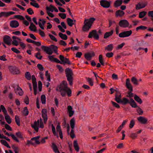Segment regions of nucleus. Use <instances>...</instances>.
Instances as JSON below:
<instances>
[{
  "label": "nucleus",
  "mask_w": 153,
  "mask_h": 153,
  "mask_svg": "<svg viewBox=\"0 0 153 153\" xmlns=\"http://www.w3.org/2000/svg\"><path fill=\"white\" fill-rule=\"evenodd\" d=\"M39 136H37L32 138L31 139L32 145L34 146L36 144H39L40 143V141L39 140Z\"/></svg>",
  "instance_id": "14"
},
{
  "label": "nucleus",
  "mask_w": 153,
  "mask_h": 153,
  "mask_svg": "<svg viewBox=\"0 0 153 153\" xmlns=\"http://www.w3.org/2000/svg\"><path fill=\"white\" fill-rule=\"evenodd\" d=\"M55 7L52 5H50L49 7L47 6L46 7L47 13L48 15L51 17L53 18L54 17V15L50 12H53L54 11Z\"/></svg>",
  "instance_id": "4"
},
{
  "label": "nucleus",
  "mask_w": 153,
  "mask_h": 153,
  "mask_svg": "<svg viewBox=\"0 0 153 153\" xmlns=\"http://www.w3.org/2000/svg\"><path fill=\"white\" fill-rule=\"evenodd\" d=\"M49 36L52 40L56 42H57V39L54 36L50 34H49Z\"/></svg>",
  "instance_id": "62"
},
{
  "label": "nucleus",
  "mask_w": 153,
  "mask_h": 153,
  "mask_svg": "<svg viewBox=\"0 0 153 153\" xmlns=\"http://www.w3.org/2000/svg\"><path fill=\"white\" fill-rule=\"evenodd\" d=\"M8 68L10 72L13 74H18L20 73L19 69L15 66H9Z\"/></svg>",
  "instance_id": "8"
},
{
  "label": "nucleus",
  "mask_w": 153,
  "mask_h": 153,
  "mask_svg": "<svg viewBox=\"0 0 153 153\" xmlns=\"http://www.w3.org/2000/svg\"><path fill=\"white\" fill-rule=\"evenodd\" d=\"M137 111L139 115H142L143 114V111L141 108L140 107H138L137 110Z\"/></svg>",
  "instance_id": "58"
},
{
  "label": "nucleus",
  "mask_w": 153,
  "mask_h": 153,
  "mask_svg": "<svg viewBox=\"0 0 153 153\" xmlns=\"http://www.w3.org/2000/svg\"><path fill=\"white\" fill-rule=\"evenodd\" d=\"M95 19L94 18H91L89 19H85L84 25L82 27V30L84 31H88L92 25Z\"/></svg>",
  "instance_id": "1"
},
{
  "label": "nucleus",
  "mask_w": 153,
  "mask_h": 153,
  "mask_svg": "<svg viewBox=\"0 0 153 153\" xmlns=\"http://www.w3.org/2000/svg\"><path fill=\"white\" fill-rule=\"evenodd\" d=\"M75 21H76L75 20L74 21L70 18H68L67 19L68 24V25L70 27L72 26Z\"/></svg>",
  "instance_id": "27"
},
{
  "label": "nucleus",
  "mask_w": 153,
  "mask_h": 153,
  "mask_svg": "<svg viewBox=\"0 0 153 153\" xmlns=\"http://www.w3.org/2000/svg\"><path fill=\"white\" fill-rule=\"evenodd\" d=\"M58 15L62 19H65L66 17V14L65 13H59Z\"/></svg>",
  "instance_id": "60"
},
{
  "label": "nucleus",
  "mask_w": 153,
  "mask_h": 153,
  "mask_svg": "<svg viewBox=\"0 0 153 153\" xmlns=\"http://www.w3.org/2000/svg\"><path fill=\"white\" fill-rule=\"evenodd\" d=\"M99 61L102 65H104V63L102 59V55H100L99 56Z\"/></svg>",
  "instance_id": "49"
},
{
  "label": "nucleus",
  "mask_w": 153,
  "mask_h": 153,
  "mask_svg": "<svg viewBox=\"0 0 153 153\" xmlns=\"http://www.w3.org/2000/svg\"><path fill=\"white\" fill-rule=\"evenodd\" d=\"M10 26L12 28H16L19 25V24L18 21L16 20H12L10 22Z\"/></svg>",
  "instance_id": "18"
},
{
  "label": "nucleus",
  "mask_w": 153,
  "mask_h": 153,
  "mask_svg": "<svg viewBox=\"0 0 153 153\" xmlns=\"http://www.w3.org/2000/svg\"><path fill=\"white\" fill-rule=\"evenodd\" d=\"M131 81L134 85H137L139 84L138 81L137 79L135 77H132L131 79Z\"/></svg>",
  "instance_id": "41"
},
{
  "label": "nucleus",
  "mask_w": 153,
  "mask_h": 153,
  "mask_svg": "<svg viewBox=\"0 0 153 153\" xmlns=\"http://www.w3.org/2000/svg\"><path fill=\"white\" fill-rule=\"evenodd\" d=\"M121 94L120 93H117L115 95V100L117 103H120L121 100Z\"/></svg>",
  "instance_id": "25"
},
{
  "label": "nucleus",
  "mask_w": 153,
  "mask_h": 153,
  "mask_svg": "<svg viewBox=\"0 0 153 153\" xmlns=\"http://www.w3.org/2000/svg\"><path fill=\"white\" fill-rule=\"evenodd\" d=\"M125 14V13L123 11L119 10L117 11L115 13V16L117 17H122Z\"/></svg>",
  "instance_id": "23"
},
{
  "label": "nucleus",
  "mask_w": 153,
  "mask_h": 153,
  "mask_svg": "<svg viewBox=\"0 0 153 153\" xmlns=\"http://www.w3.org/2000/svg\"><path fill=\"white\" fill-rule=\"evenodd\" d=\"M51 129L52 132L53 134L55 135L58 138L59 137L58 136L56 133L55 128L53 124L51 125Z\"/></svg>",
  "instance_id": "47"
},
{
  "label": "nucleus",
  "mask_w": 153,
  "mask_h": 153,
  "mask_svg": "<svg viewBox=\"0 0 153 153\" xmlns=\"http://www.w3.org/2000/svg\"><path fill=\"white\" fill-rule=\"evenodd\" d=\"M2 17H7L6 12H2L0 13V18Z\"/></svg>",
  "instance_id": "61"
},
{
  "label": "nucleus",
  "mask_w": 153,
  "mask_h": 153,
  "mask_svg": "<svg viewBox=\"0 0 153 153\" xmlns=\"http://www.w3.org/2000/svg\"><path fill=\"white\" fill-rule=\"evenodd\" d=\"M65 74L67 80L69 82L70 85H73V73L72 70L69 68H67L65 70Z\"/></svg>",
  "instance_id": "3"
},
{
  "label": "nucleus",
  "mask_w": 153,
  "mask_h": 153,
  "mask_svg": "<svg viewBox=\"0 0 153 153\" xmlns=\"http://www.w3.org/2000/svg\"><path fill=\"white\" fill-rule=\"evenodd\" d=\"M42 117L44 119V122L46 123L47 120V110L45 109H44L42 111Z\"/></svg>",
  "instance_id": "20"
},
{
  "label": "nucleus",
  "mask_w": 153,
  "mask_h": 153,
  "mask_svg": "<svg viewBox=\"0 0 153 153\" xmlns=\"http://www.w3.org/2000/svg\"><path fill=\"white\" fill-rule=\"evenodd\" d=\"M111 102L112 104V106L117 109H119L120 108V105L117 103L114 102L113 101H111Z\"/></svg>",
  "instance_id": "40"
},
{
  "label": "nucleus",
  "mask_w": 153,
  "mask_h": 153,
  "mask_svg": "<svg viewBox=\"0 0 153 153\" xmlns=\"http://www.w3.org/2000/svg\"><path fill=\"white\" fill-rule=\"evenodd\" d=\"M65 91L66 92V93L69 97H70L71 96V91L69 88H68V89Z\"/></svg>",
  "instance_id": "64"
},
{
  "label": "nucleus",
  "mask_w": 153,
  "mask_h": 153,
  "mask_svg": "<svg viewBox=\"0 0 153 153\" xmlns=\"http://www.w3.org/2000/svg\"><path fill=\"white\" fill-rule=\"evenodd\" d=\"M59 35L62 39L66 40L67 39L68 37L65 34H63L61 33H59Z\"/></svg>",
  "instance_id": "39"
},
{
  "label": "nucleus",
  "mask_w": 153,
  "mask_h": 153,
  "mask_svg": "<svg viewBox=\"0 0 153 153\" xmlns=\"http://www.w3.org/2000/svg\"><path fill=\"white\" fill-rule=\"evenodd\" d=\"M129 104L133 108H136L137 107V105L136 103L134 101V100L132 98H130V102Z\"/></svg>",
  "instance_id": "26"
},
{
  "label": "nucleus",
  "mask_w": 153,
  "mask_h": 153,
  "mask_svg": "<svg viewBox=\"0 0 153 153\" xmlns=\"http://www.w3.org/2000/svg\"><path fill=\"white\" fill-rule=\"evenodd\" d=\"M113 30H112L109 32H107L104 35V38L105 39H106L110 36H111L113 34Z\"/></svg>",
  "instance_id": "30"
},
{
  "label": "nucleus",
  "mask_w": 153,
  "mask_h": 153,
  "mask_svg": "<svg viewBox=\"0 0 153 153\" xmlns=\"http://www.w3.org/2000/svg\"><path fill=\"white\" fill-rule=\"evenodd\" d=\"M137 137V134L131 132L130 135V137L133 139H136Z\"/></svg>",
  "instance_id": "44"
},
{
  "label": "nucleus",
  "mask_w": 153,
  "mask_h": 153,
  "mask_svg": "<svg viewBox=\"0 0 153 153\" xmlns=\"http://www.w3.org/2000/svg\"><path fill=\"white\" fill-rule=\"evenodd\" d=\"M130 100H129L127 98H123L122 100H121V102L123 105H126L127 104L129 103Z\"/></svg>",
  "instance_id": "32"
},
{
  "label": "nucleus",
  "mask_w": 153,
  "mask_h": 153,
  "mask_svg": "<svg viewBox=\"0 0 153 153\" xmlns=\"http://www.w3.org/2000/svg\"><path fill=\"white\" fill-rule=\"evenodd\" d=\"M147 28V27L145 26H140L139 27H137L136 28V30H144Z\"/></svg>",
  "instance_id": "57"
},
{
  "label": "nucleus",
  "mask_w": 153,
  "mask_h": 153,
  "mask_svg": "<svg viewBox=\"0 0 153 153\" xmlns=\"http://www.w3.org/2000/svg\"><path fill=\"white\" fill-rule=\"evenodd\" d=\"M25 76L26 78L28 80H30L31 79V75L30 74L29 72H27L25 74Z\"/></svg>",
  "instance_id": "59"
},
{
  "label": "nucleus",
  "mask_w": 153,
  "mask_h": 153,
  "mask_svg": "<svg viewBox=\"0 0 153 153\" xmlns=\"http://www.w3.org/2000/svg\"><path fill=\"white\" fill-rule=\"evenodd\" d=\"M36 57L39 59H41L42 58V56L40 55L39 52H38L35 55Z\"/></svg>",
  "instance_id": "63"
},
{
  "label": "nucleus",
  "mask_w": 153,
  "mask_h": 153,
  "mask_svg": "<svg viewBox=\"0 0 153 153\" xmlns=\"http://www.w3.org/2000/svg\"><path fill=\"white\" fill-rule=\"evenodd\" d=\"M132 33L131 30L126 31L120 33L119 36L120 38H125L129 36Z\"/></svg>",
  "instance_id": "5"
},
{
  "label": "nucleus",
  "mask_w": 153,
  "mask_h": 153,
  "mask_svg": "<svg viewBox=\"0 0 153 153\" xmlns=\"http://www.w3.org/2000/svg\"><path fill=\"white\" fill-rule=\"evenodd\" d=\"M59 59L62 62V64H70L71 62L69 61V59L67 58H65L62 55H60L59 56Z\"/></svg>",
  "instance_id": "12"
},
{
  "label": "nucleus",
  "mask_w": 153,
  "mask_h": 153,
  "mask_svg": "<svg viewBox=\"0 0 153 153\" xmlns=\"http://www.w3.org/2000/svg\"><path fill=\"white\" fill-rule=\"evenodd\" d=\"M74 146L76 151L77 152H79V147L76 140H74Z\"/></svg>",
  "instance_id": "36"
},
{
  "label": "nucleus",
  "mask_w": 153,
  "mask_h": 153,
  "mask_svg": "<svg viewBox=\"0 0 153 153\" xmlns=\"http://www.w3.org/2000/svg\"><path fill=\"white\" fill-rule=\"evenodd\" d=\"M69 88L68 87L67 83L65 81H63L62 82L59 88L61 90L64 91L66 90Z\"/></svg>",
  "instance_id": "11"
},
{
  "label": "nucleus",
  "mask_w": 153,
  "mask_h": 153,
  "mask_svg": "<svg viewBox=\"0 0 153 153\" xmlns=\"http://www.w3.org/2000/svg\"><path fill=\"white\" fill-rule=\"evenodd\" d=\"M101 6L105 8H108L110 5L111 1L105 0H102L100 1Z\"/></svg>",
  "instance_id": "10"
},
{
  "label": "nucleus",
  "mask_w": 153,
  "mask_h": 153,
  "mask_svg": "<svg viewBox=\"0 0 153 153\" xmlns=\"http://www.w3.org/2000/svg\"><path fill=\"white\" fill-rule=\"evenodd\" d=\"M88 37L89 38L94 37L96 39H98L99 38V35L95 30H93L91 32H90Z\"/></svg>",
  "instance_id": "6"
},
{
  "label": "nucleus",
  "mask_w": 153,
  "mask_h": 153,
  "mask_svg": "<svg viewBox=\"0 0 153 153\" xmlns=\"http://www.w3.org/2000/svg\"><path fill=\"white\" fill-rule=\"evenodd\" d=\"M95 54L94 52H92L90 53L85 54V57L88 60H90L92 57L95 56Z\"/></svg>",
  "instance_id": "17"
},
{
  "label": "nucleus",
  "mask_w": 153,
  "mask_h": 153,
  "mask_svg": "<svg viewBox=\"0 0 153 153\" xmlns=\"http://www.w3.org/2000/svg\"><path fill=\"white\" fill-rule=\"evenodd\" d=\"M3 41L5 43L9 46L11 45V38L8 35H5L4 37Z\"/></svg>",
  "instance_id": "9"
},
{
  "label": "nucleus",
  "mask_w": 153,
  "mask_h": 153,
  "mask_svg": "<svg viewBox=\"0 0 153 153\" xmlns=\"http://www.w3.org/2000/svg\"><path fill=\"white\" fill-rule=\"evenodd\" d=\"M41 48L48 54L51 55L52 54L53 52L51 48L44 46H42Z\"/></svg>",
  "instance_id": "13"
},
{
  "label": "nucleus",
  "mask_w": 153,
  "mask_h": 153,
  "mask_svg": "<svg viewBox=\"0 0 153 153\" xmlns=\"http://www.w3.org/2000/svg\"><path fill=\"white\" fill-rule=\"evenodd\" d=\"M75 125V120L74 118H73L70 120V126L72 129L74 130Z\"/></svg>",
  "instance_id": "37"
},
{
  "label": "nucleus",
  "mask_w": 153,
  "mask_h": 153,
  "mask_svg": "<svg viewBox=\"0 0 153 153\" xmlns=\"http://www.w3.org/2000/svg\"><path fill=\"white\" fill-rule=\"evenodd\" d=\"M4 117L7 123L8 124L11 123V120L10 117L7 113L4 114Z\"/></svg>",
  "instance_id": "31"
},
{
  "label": "nucleus",
  "mask_w": 153,
  "mask_h": 153,
  "mask_svg": "<svg viewBox=\"0 0 153 153\" xmlns=\"http://www.w3.org/2000/svg\"><path fill=\"white\" fill-rule=\"evenodd\" d=\"M113 48V45L112 44H110L108 45L105 48V50L107 51H112Z\"/></svg>",
  "instance_id": "33"
},
{
  "label": "nucleus",
  "mask_w": 153,
  "mask_h": 153,
  "mask_svg": "<svg viewBox=\"0 0 153 153\" xmlns=\"http://www.w3.org/2000/svg\"><path fill=\"white\" fill-rule=\"evenodd\" d=\"M15 121L17 124L18 126H20V119L19 117L17 116H16L15 117Z\"/></svg>",
  "instance_id": "51"
},
{
  "label": "nucleus",
  "mask_w": 153,
  "mask_h": 153,
  "mask_svg": "<svg viewBox=\"0 0 153 153\" xmlns=\"http://www.w3.org/2000/svg\"><path fill=\"white\" fill-rule=\"evenodd\" d=\"M146 12L145 11L141 12L139 13V17L140 18L143 17L146 15Z\"/></svg>",
  "instance_id": "45"
},
{
  "label": "nucleus",
  "mask_w": 153,
  "mask_h": 153,
  "mask_svg": "<svg viewBox=\"0 0 153 153\" xmlns=\"http://www.w3.org/2000/svg\"><path fill=\"white\" fill-rule=\"evenodd\" d=\"M51 48L52 49V52L53 51L55 53L58 54L57 51L58 48L56 46L53 45Z\"/></svg>",
  "instance_id": "48"
},
{
  "label": "nucleus",
  "mask_w": 153,
  "mask_h": 153,
  "mask_svg": "<svg viewBox=\"0 0 153 153\" xmlns=\"http://www.w3.org/2000/svg\"><path fill=\"white\" fill-rule=\"evenodd\" d=\"M0 142L2 144L6 146L8 148H10L7 143L5 140H0Z\"/></svg>",
  "instance_id": "42"
},
{
  "label": "nucleus",
  "mask_w": 153,
  "mask_h": 153,
  "mask_svg": "<svg viewBox=\"0 0 153 153\" xmlns=\"http://www.w3.org/2000/svg\"><path fill=\"white\" fill-rule=\"evenodd\" d=\"M139 122L143 124H146L147 123L148 119L143 116H140L137 118Z\"/></svg>",
  "instance_id": "16"
},
{
  "label": "nucleus",
  "mask_w": 153,
  "mask_h": 153,
  "mask_svg": "<svg viewBox=\"0 0 153 153\" xmlns=\"http://www.w3.org/2000/svg\"><path fill=\"white\" fill-rule=\"evenodd\" d=\"M134 98L135 100L140 104H141L142 103L141 99L137 95H135Z\"/></svg>",
  "instance_id": "38"
},
{
  "label": "nucleus",
  "mask_w": 153,
  "mask_h": 153,
  "mask_svg": "<svg viewBox=\"0 0 153 153\" xmlns=\"http://www.w3.org/2000/svg\"><path fill=\"white\" fill-rule=\"evenodd\" d=\"M41 101L42 104H45L46 103V97L45 95H42L41 96Z\"/></svg>",
  "instance_id": "43"
},
{
  "label": "nucleus",
  "mask_w": 153,
  "mask_h": 153,
  "mask_svg": "<svg viewBox=\"0 0 153 153\" xmlns=\"http://www.w3.org/2000/svg\"><path fill=\"white\" fill-rule=\"evenodd\" d=\"M87 81L91 86H92L93 85V81L91 78H88L87 79Z\"/></svg>",
  "instance_id": "54"
},
{
  "label": "nucleus",
  "mask_w": 153,
  "mask_h": 153,
  "mask_svg": "<svg viewBox=\"0 0 153 153\" xmlns=\"http://www.w3.org/2000/svg\"><path fill=\"white\" fill-rule=\"evenodd\" d=\"M15 91L17 94L19 96H22L23 94V91L22 88L19 87H18L16 89Z\"/></svg>",
  "instance_id": "22"
},
{
  "label": "nucleus",
  "mask_w": 153,
  "mask_h": 153,
  "mask_svg": "<svg viewBox=\"0 0 153 153\" xmlns=\"http://www.w3.org/2000/svg\"><path fill=\"white\" fill-rule=\"evenodd\" d=\"M5 134L8 136H11L12 138L15 141L17 142H19V140L14 134H9L8 132H6Z\"/></svg>",
  "instance_id": "35"
},
{
  "label": "nucleus",
  "mask_w": 153,
  "mask_h": 153,
  "mask_svg": "<svg viewBox=\"0 0 153 153\" xmlns=\"http://www.w3.org/2000/svg\"><path fill=\"white\" fill-rule=\"evenodd\" d=\"M119 25L121 27L126 28L129 27V24L127 20L123 19L120 20L119 22Z\"/></svg>",
  "instance_id": "7"
},
{
  "label": "nucleus",
  "mask_w": 153,
  "mask_h": 153,
  "mask_svg": "<svg viewBox=\"0 0 153 153\" xmlns=\"http://www.w3.org/2000/svg\"><path fill=\"white\" fill-rule=\"evenodd\" d=\"M135 125V121L134 120H131L129 125V127L130 128H132Z\"/></svg>",
  "instance_id": "53"
},
{
  "label": "nucleus",
  "mask_w": 153,
  "mask_h": 153,
  "mask_svg": "<svg viewBox=\"0 0 153 153\" xmlns=\"http://www.w3.org/2000/svg\"><path fill=\"white\" fill-rule=\"evenodd\" d=\"M14 17L16 18H18L20 20H24L25 19L24 17L20 15H16L14 16Z\"/></svg>",
  "instance_id": "56"
},
{
  "label": "nucleus",
  "mask_w": 153,
  "mask_h": 153,
  "mask_svg": "<svg viewBox=\"0 0 153 153\" xmlns=\"http://www.w3.org/2000/svg\"><path fill=\"white\" fill-rule=\"evenodd\" d=\"M147 4L146 2L139 3L136 5V9L137 10H139L145 7Z\"/></svg>",
  "instance_id": "19"
},
{
  "label": "nucleus",
  "mask_w": 153,
  "mask_h": 153,
  "mask_svg": "<svg viewBox=\"0 0 153 153\" xmlns=\"http://www.w3.org/2000/svg\"><path fill=\"white\" fill-rule=\"evenodd\" d=\"M67 113L68 114L69 116L71 117L74 114V111L73 110V108L71 105H68L67 108Z\"/></svg>",
  "instance_id": "15"
},
{
  "label": "nucleus",
  "mask_w": 153,
  "mask_h": 153,
  "mask_svg": "<svg viewBox=\"0 0 153 153\" xmlns=\"http://www.w3.org/2000/svg\"><path fill=\"white\" fill-rule=\"evenodd\" d=\"M123 2L122 0H116L114 4V7H117L120 6L122 4Z\"/></svg>",
  "instance_id": "28"
},
{
  "label": "nucleus",
  "mask_w": 153,
  "mask_h": 153,
  "mask_svg": "<svg viewBox=\"0 0 153 153\" xmlns=\"http://www.w3.org/2000/svg\"><path fill=\"white\" fill-rule=\"evenodd\" d=\"M39 21L38 22V24L39 27L42 29L44 30V25L45 23V21L43 19H39Z\"/></svg>",
  "instance_id": "24"
},
{
  "label": "nucleus",
  "mask_w": 153,
  "mask_h": 153,
  "mask_svg": "<svg viewBox=\"0 0 153 153\" xmlns=\"http://www.w3.org/2000/svg\"><path fill=\"white\" fill-rule=\"evenodd\" d=\"M45 75L48 81H50L51 80L50 76L49 73H48V71H46Z\"/></svg>",
  "instance_id": "46"
},
{
  "label": "nucleus",
  "mask_w": 153,
  "mask_h": 153,
  "mask_svg": "<svg viewBox=\"0 0 153 153\" xmlns=\"http://www.w3.org/2000/svg\"><path fill=\"white\" fill-rule=\"evenodd\" d=\"M52 148L54 152L55 153H60L57 146L54 143H52Z\"/></svg>",
  "instance_id": "29"
},
{
  "label": "nucleus",
  "mask_w": 153,
  "mask_h": 153,
  "mask_svg": "<svg viewBox=\"0 0 153 153\" xmlns=\"http://www.w3.org/2000/svg\"><path fill=\"white\" fill-rule=\"evenodd\" d=\"M28 111L27 107H25L24 110L22 111L23 114L25 116L27 115L28 114Z\"/></svg>",
  "instance_id": "50"
},
{
  "label": "nucleus",
  "mask_w": 153,
  "mask_h": 153,
  "mask_svg": "<svg viewBox=\"0 0 153 153\" xmlns=\"http://www.w3.org/2000/svg\"><path fill=\"white\" fill-rule=\"evenodd\" d=\"M32 127L36 132L38 131L39 127L41 128H43L44 126L42 119L40 118L39 120L35 121L32 125Z\"/></svg>",
  "instance_id": "2"
},
{
  "label": "nucleus",
  "mask_w": 153,
  "mask_h": 153,
  "mask_svg": "<svg viewBox=\"0 0 153 153\" xmlns=\"http://www.w3.org/2000/svg\"><path fill=\"white\" fill-rule=\"evenodd\" d=\"M29 28L31 30L33 31H36V27L33 22L30 23Z\"/></svg>",
  "instance_id": "34"
},
{
  "label": "nucleus",
  "mask_w": 153,
  "mask_h": 153,
  "mask_svg": "<svg viewBox=\"0 0 153 153\" xmlns=\"http://www.w3.org/2000/svg\"><path fill=\"white\" fill-rule=\"evenodd\" d=\"M30 4L35 7L38 8L39 7V4L36 3L35 2V1L30 3Z\"/></svg>",
  "instance_id": "52"
},
{
  "label": "nucleus",
  "mask_w": 153,
  "mask_h": 153,
  "mask_svg": "<svg viewBox=\"0 0 153 153\" xmlns=\"http://www.w3.org/2000/svg\"><path fill=\"white\" fill-rule=\"evenodd\" d=\"M126 86L130 91H132V87L130 83V80L129 78L127 79L126 80Z\"/></svg>",
  "instance_id": "21"
},
{
  "label": "nucleus",
  "mask_w": 153,
  "mask_h": 153,
  "mask_svg": "<svg viewBox=\"0 0 153 153\" xmlns=\"http://www.w3.org/2000/svg\"><path fill=\"white\" fill-rule=\"evenodd\" d=\"M0 109H1L3 112L4 113V114L7 113V111L6 110L4 107L2 105H1L0 106Z\"/></svg>",
  "instance_id": "55"
}]
</instances>
